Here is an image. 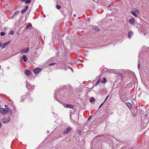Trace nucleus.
Here are the masks:
<instances>
[{"mask_svg": "<svg viewBox=\"0 0 149 149\" xmlns=\"http://www.w3.org/2000/svg\"><path fill=\"white\" fill-rule=\"evenodd\" d=\"M118 0V1H120V0Z\"/></svg>", "mask_w": 149, "mask_h": 149, "instance_id": "c03bdc74", "label": "nucleus"}, {"mask_svg": "<svg viewBox=\"0 0 149 149\" xmlns=\"http://www.w3.org/2000/svg\"><path fill=\"white\" fill-rule=\"evenodd\" d=\"M5 34V33H4V32H1L0 33V34H1V36H4Z\"/></svg>", "mask_w": 149, "mask_h": 149, "instance_id": "4be33fe9", "label": "nucleus"}, {"mask_svg": "<svg viewBox=\"0 0 149 149\" xmlns=\"http://www.w3.org/2000/svg\"><path fill=\"white\" fill-rule=\"evenodd\" d=\"M90 119V117L88 119V120L89 119Z\"/></svg>", "mask_w": 149, "mask_h": 149, "instance_id": "ea45409f", "label": "nucleus"}, {"mask_svg": "<svg viewBox=\"0 0 149 149\" xmlns=\"http://www.w3.org/2000/svg\"><path fill=\"white\" fill-rule=\"evenodd\" d=\"M76 14H74V15H73V16H74V17H75L76 16Z\"/></svg>", "mask_w": 149, "mask_h": 149, "instance_id": "e433bc0d", "label": "nucleus"}, {"mask_svg": "<svg viewBox=\"0 0 149 149\" xmlns=\"http://www.w3.org/2000/svg\"><path fill=\"white\" fill-rule=\"evenodd\" d=\"M10 41H8L7 42H6V44L7 45H8L10 43Z\"/></svg>", "mask_w": 149, "mask_h": 149, "instance_id": "7c9ffc66", "label": "nucleus"}, {"mask_svg": "<svg viewBox=\"0 0 149 149\" xmlns=\"http://www.w3.org/2000/svg\"><path fill=\"white\" fill-rule=\"evenodd\" d=\"M24 73L27 76L31 75V71L27 70H25Z\"/></svg>", "mask_w": 149, "mask_h": 149, "instance_id": "0eeeda50", "label": "nucleus"}, {"mask_svg": "<svg viewBox=\"0 0 149 149\" xmlns=\"http://www.w3.org/2000/svg\"><path fill=\"white\" fill-rule=\"evenodd\" d=\"M31 2V0H26V1H25V3L27 4V3H30Z\"/></svg>", "mask_w": 149, "mask_h": 149, "instance_id": "6ab92c4d", "label": "nucleus"}, {"mask_svg": "<svg viewBox=\"0 0 149 149\" xmlns=\"http://www.w3.org/2000/svg\"><path fill=\"white\" fill-rule=\"evenodd\" d=\"M32 26L31 24V23H29V24L27 25L26 28V29H30L31 28Z\"/></svg>", "mask_w": 149, "mask_h": 149, "instance_id": "ddd939ff", "label": "nucleus"}, {"mask_svg": "<svg viewBox=\"0 0 149 149\" xmlns=\"http://www.w3.org/2000/svg\"><path fill=\"white\" fill-rule=\"evenodd\" d=\"M95 99L93 97H92L90 99V102H92L93 101H95Z\"/></svg>", "mask_w": 149, "mask_h": 149, "instance_id": "f3484780", "label": "nucleus"}, {"mask_svg": "<svg viewBox=\"0 0 149 149\" xmlns=\"http://www.w3.org/2000/svg\"><path fill=\"white\" fill-rule=\"evenodd\" d=\"M41 70L40 68H36L33 70V72L35 74H37L40 72Z\"/></svg>", "mask_w": 149, "mask_h": 149, "instance_id": "20e7f679", "label": "nucleus"}, {"mask_svg": "<svg viewBox=\"0 0 149 149\" xmlns=\"http://www.w3.org/2000/svg\"><path fill=\"white\" fill-rule=\"evenodd\" d=\"M19 10H17L14 13L13 15L12 16V17L13 18L15 17L19 13Z\"/></svg>", "mask_w": 149, "mask_h": 149, "instance_id": "6e6552de", "label": "nucleus"}, {"mask_svg": "<svg viewBox=\"0 0 149 149\" xmlns=\"http://www.w3.org/2000/svg\"><path fill=\"white\" fill-rule=\"evenodd\" d=\"M135 12L136 13H138V12H139V11L138 10L136 9L135 10Z\"/></svg>", "mask_w": 149, "mask_h": 149, "instance_id": "a878e982", "label": "nucleus"}, {"mask_svg": "<svg viewBox=\"0 0 149 149\" xmlns=\"http://www.w3.org/2000/svg\"><path fill=\"white\" fill-rule=\"evenodd\" d=\"M22 59L25 62H26L27 59V58L26 55H24L23 56Z\"/></svg>", "mask_w": 149, "mask_h": 149, "instance_id": "f8f14e48", "label": "nucleus"}, {"mask_svg": "<svg viewBox=\"0 0 149 149\" xmlns=\"http://www.w3.org/2000/svg\"><path fill=\"white\" fill-rule=\"evenodd\" d=\"M113 70H111V71H113ZM113 72V71H112V72Z\"/></svg>", "mask_w": 149, "mask_h": 149, "instance_id": "a19ab883", "label": "nucleus"}, {"mask_svg": "<svg viewBox=\"0 0 149 149\" xmlns=\"http://www.w3.org/2000/svg\"><path fill=\"white\" fill-rule=\"evenodd\" d=\"M140 63H138V68L139 69L140 68Z\"/></svg>", "mask_w": 149, "mask_h": 149, "instance_id": "cd10ccee", "label": "nucleus"}, {"mask_svg": "<svg viewBox=\"0 0 149 149\" xmlns=\"http://www.w3.org/2000/svg\"><path fill=\"white\" fill-rule=\"evenodd\" d=\"M92 28L93 30H95L96 31H99L100 30V29L97 26H93Z\"/></svg>", "mask_w": 149, "mask_h": 149, "instance_id": "1a4fd4ad", "label": "nucleus"}, {"mask_svg": "<svg viewBox=\"0 0 149 149\" xmlns=\"http://www.w3.org/2000/svg\"><path fill=\"white\" fill-rule=\"evenodd\" d=\"M111 4H110L109 5V6H108V7H110V6H111Z\"/></svg>", "mask_w": 149, "mask_h": 149, "instance_id": "c9c22d12", "label": "nucleus"}, {"mask_svg": "<svg viewBox=\"0 0 149 149\" xmlns=\"http://www.w3.org/2000/svg\"><path fill=\"white\" fill-rule=\"evenodd\" d=\"M133 34V33L132 31H130L128 33V36L130 38L132 36Z\"/></svg>", "mask_w": 149, "mask_h": 149, "instance_id": "4468645a", "label": "nucleus"}, {"mask_svg": "<svg viewBox=\"0 0 149 149\" xmlns=\"http://www.w3.org/2000/svg\"><path fill=\"white\" fill-rule=\"evenodd\" d=\"M10 118L8 117L7 118H2L1 120L2 122L4 123H7L10 121Z\"/></svg>", "mask_w": 149, "mask_h": 149, "instance_id": "f03ea898", "label": "nucleus"}, {"mask_svg": "<svg viewBox=\"0 0 149 149\" xmlns=\"http://www.w3.org/2000/svg\"><path fill=\"white\" fill-rule=\"evenodd\" d=\"M107 70V69L106 68H104L103 69L102 71V72H106Z\"/></svg>", "mask_w": 149, "mask_h": 149, "instance_id": "5701e85b", "label": "nucleus"}, {"mask_svg": "<svg viewBox=\"0 0 149 149\" xmlns=\"http://www.w3.org/2000/svg\"><path fill=\"white\" fill-rule=\"evenodd\" d=\"M9 111L8 109L4 108H0V112L2 114H7L8 113Z\"/></svg>", "mask_w": 149, "mask_h": 149, "instance_id": "f257e3e1", "label": "nucleus"}, {"mask_svg": "<svg viewBox=\"0 0 149 149\" xmlns=\"http://www.w3.org/2000/svg\"><path fill=\"white\" fill-rule=\"evenodd\" d=\"M100 81L99 79L96 82V83L95 86L97 85L98 84H99L100 83Z\"/></svg>", "mask_w": 149, "mask_h": 149, "instance_id": "b1692460", "label": "nucleus"}, {"mask_svg": "<svg viewBox=\"0 0 149 149\" xmlns=\"http://www.w3.org/2000/svg\"><path fill=\"white\" fill-rule=\"evenodd\" d=\"M8 106L7 105H5V107H6Z\"/></svg>", "mask_w": 149, "mask_h": 149, "instance_id": "4c0bfd02", "label": "nucleus"}, {"mask_svg": "<svg viewBox=\"0 0 149 149\" xmlns=\"http://www.w3.org/2000/svg\"><path fill=\"white\" fill-rule=\"evenodd\" d=\"M56 63H51L50 64H49V66H51V65H54V64H55Z\"/></svg>", "mask_w": 149, "mask_h": 149, "instance_id": "bb28decb", "label": "nucleus"}, {"mask_svg": "<svg viewBox=\"0 0 149 149\" xmlns=\"http://www.w3.org/2000/svg\"><path fill=\"white\" fill-rule=\"evenodd\" d=\"M108 97H109V95H107V97H106V98H105V100H104V102H105L106 101V100H107V98H108Z\"/></svg>", "mask_w": 149, "mask_h": 149, "instance_id": "c756f323", "label": "nucleus"}, {"mask_svg": "<svg viewBox=\"0 0 149 149\" xmlns=\"http://www.w3.org/2000/svg\"><path fill=\"white\" fill-rule=\"evenodd\" d=\"M126 104L129 108H130V109L132 108V105L129 102H127Z\"/></svg>", "mask_w": 149, "mask_h": 149, "instance_id": "2eb2a0df", "label": "nucleus"}, {"mask_svg": "<svg viewBox=\"0 0 149 149\" xmlns=\"http://www.w3.org/2000/svg\"><path fill=\"white\" fill-rule=\"evenodd\" d=\"M56 7L57 9H59L61 8V6L58 5H57L56 6Z\"/></svg>", "mask_w": 149, "mask_h": 149, "instance_id": "aec40b11", "label": "nucleus"}, {"mask_svg": "<svg viewBox=\"0 0 149 149\" xmlns=\"http://www.w3.org/2000/svg\"><path fill=\"white\" fill-rule=\"evenodd\" d=\"M28 7H29L28 6H26L25 7V8L24 9H26V10L28 8Z\"/></svg>", "mask_w": 149, "mask_h": 149, "instance_id": "c85d7f7f", "label": "nucleus"}, {"mask_svg": "<svg viewBox=\"0 0 149 149\" xmlns=\"http://www.w3.org/2000/svg\"><path fill=\"white\" fill-rule=\"evenodd\" d=\"M7 45L6 42L4 43L2 45V48L3 49L5 48Z\"/></svg>", "mask_w": 149, "mask_h": 149, "instance_id": "dca6fc26", "label": "nucleus"}, {"mask_svg": "<svg viewBox=\"0 0 149 149\" xmlns=\"http://www.w3.org/2000/svg\"><path fill=\"white\" fill-rule=\"evenodd\" d=\"M29 47H26V49H24L22 50L21 51V54H23L24 53H26L29 52Z\"/></svg>", "mask_w": 149, "mask_h": 149, "instance_id": "423d86ee", "label": "nucleus"}, {"mask_svg": "<svg viewBox=\"0 0 149 149\" xmlns=\"http://www.w3.org/2000/svg\"><path fill=\"white\" fill-rule=\"evenodd\" d=\"M90 119V117L88 119V120L89 119Z\"/></svg>", "mask_w": 149, "mask_h": 149, "instance_id": "58836bf2", "label": "nucleus"}, {"mask_svg": "<svg viewBox=\"0 0 149 149\" xmlns=\"http://www.w3.org/2000/svg\"><path fill=\"white\" fill-rule=\"evenodd\" d=\"M23 2H25L26 1V0H21Z\"/></svg>", "mask_w": 149, "mask_h": 149, "instance_id": "f704fd0d", "label": "nucleus"}, {"mask_svg": "<svg viewBox=\"0 0 149 149\" xmlns=\"http://www.w3.org/2000/svg\"><path fill=\"white\" fill-rule=\"evenodd\" d=\"M26 9H24L22 10L21 11V13L22 14L26 12Z\"/></svg>", "mask_w": 149, "mask_h": 149, "instance_id": "412c9836", "label": "nucleus"}, {"mask_svg": "<svg viewBox=\"0 0 149 149\" xmlns=\"http://www.w3.org/2000/svg\"><path fill=\"white\" fill-rule=\"evenodd\" d=\"M1 66L0 65V68H1Z\"/></svg>", "mask_w": 149, "mask_h": 149, "instance_id": "37998d69", "label": "nucleus"}, {"mask_svg": "<svg viewBox=\"0 0 149 149\" xmlns=\"http://www.w3.org/2000/svg\"><path fill=\"white\" fill-rule=\"evenodd\" d=\"M106 79L105 78H104L103 79V80H102V82L103 83H104L106 82Z\"/></svg>", "mask_w": 149, "mask_h": 149, "instance_id": "393cba45", "label": "nucleus"}, {"mask_svg": "<svg viewBox=\"0 0 149 149\" xmlns=\"http://www.w3.org/2000/svg\"><path fill=\"white\" fill-rule=\"evenodd\" d=\"M108 71V72H109V71Z\"/></svg>", "mask_w": 149, "mask_h": 149, "instance_id": "79ce46f5", "label": "nucleus"}, {"mask_svg": "<svg viewBox=\"0 0 149 149\" xmlns=\"http://www.w3.org/2000/svg\"><path fill=\"white\" fill-rule=\"evenodd\" d=\"M135 22V19L133 17H132V18L129 20V23L132 25H134Z\"/></svg>", "mask_w": 149, "mask_h": 149, "instance_id": "7ed1b4c3", "label": "nucleus"}, {"mask_svg": "<svg viewBox=\"0 0 149 149\" xmlns=\"http://www.w3.org/2000/svg\"><path fill=\"white\" fill-rule=\"evenodd\" d=\"M2 126V124L1 122H0V127H1Z\"/></svg>", "mask_w": 149, "mask_h": 149, "instance_id": "72a5a7b5", "label": "nucleus"}, {"mask_svg": "<svg viewBox=\"0 0 149 149\" xmlns=\"http://www.w3.org/2000/svg\"><path fill=\"white\" fill-rule=\"evenodd\" d=\"M131 14L133 15L135 17H137L138 16L136 14V13L134 11L132 10L131 11Z\"/></svg>", "mask_w": 149, "mask_h": 149, "instance_id": "9b49d317", "label": "nucleus"}, {"mask_svg": "<svg viewBox=\"0 0 149 149\" xmlns=\"http://www.w3.org/2000/svg\"><path fill=\"white\" fill-rule=\"evenodd\" d=\"M65 107H68L69 108H72L74 107V106L73 105L71 104H66L65 105Z\"/></svg>", "mask_w": 149, "mask_h": 149, "instance_id": "9d476101", "label": "nucleus"}, {"mask_svg": "<svg viewBox=\"0 0 149 149\" xmlns=\"http://www.w3.org/2000/svg\"><path fill=\"white\" fill-rule=\"evenodd\" d=\"M72 128L70 127H68L65 130L64 132H63V134H66L68 133L71 130Z\"/></svg>", "mask_w": 149, "mask_h": 149, "instance_id": "39448f33", "label": "nucleus"}, {"mask_svg": "<svg viewBox=\"0 0 149 149\" xmlns=\"http://www.w3.org/2000/svg\"><path fill=\"white\" fill-rule=\"evenodd\" d=\"M73 116V115H72L70 116V118H71V119L72 118V116Z\"/></svg>", "mask_w": 149, "mask_h": 149, "instance_id": "473e14b6", "label": "nucleus"}, {"mask_svg": "<svg viewBox=\"0 0 149 149\" xmlns=\"http://www.w3.org/2000/svg\"><path fill=\"white\" fill-rule=\"evenodd\" d=\"M104 102L102 103L100 106L99 107V108H100L102 106V104H103V103Z\"/></svg>", "mask_w": 149, "mask_h": 149, "instance_id": "2f4dec72", "label": "nucleus"}, {"mask_svg": "<svg viewBox=\"0 0 149 149\" xmlns=\"http://www.w3.org/2000/svg\"><path fill=\"white\" fill-rule=\"evenodd\" d=\"M14 33V32L13 30H11L9 32V35H12Z\"/></svg>", "mask_w": 149, "mask_h": 149, "instance_id": "a211bd4d", "label": "nucleus"}]
</instances>
